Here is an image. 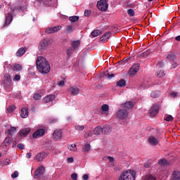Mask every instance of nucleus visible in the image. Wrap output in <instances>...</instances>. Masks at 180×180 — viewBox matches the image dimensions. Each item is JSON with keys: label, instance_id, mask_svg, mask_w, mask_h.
I'll return each instance as SVG.
<instances>
[{"label": "nucleus", "instance_id": "nucleus-22", "mask_svg": "<svg viewBox=\"0 0 180 180\" xmlns=\"http://www.w3.org/2000/svg\"><path fill=\"white\" fill-rule=\"evenodd\" d=\"M12 20H13V19L12 18V14H8L6 17V20L4 27H5L6 26H9V24L12 23Z\"/></svg>", "mask_w": 180, "mask_h": 180}, {"label": "nucleus", "instance_id": "nucleus-57", "mask_svg": "<svg viewBox=\"0 0 180 180\" xmlns=\"http://www.w3.org/2000/svg\"><path fill=\"white\" fill-rule=\"evenodd\" d=\"M68 162H69L70 164L74 162V158H72V157L68 158Z\"/></svg>", "mask_w": 180, "mask_h": 180}, {"label": "nucleus", "instance_id": "nucleus-41", "mask_svg": "<svg viewBox=\"0 0 180 180\" xmlns=\"http://www.w3.org/2000/svg\"><path fill=\"white\" fill-rule=\"evenodd\" d=\"M105 75H106V77L108 78V79H110V78H113L115 77V75L113 73L109 74V73H106V72L102 73L101 77H105Z\"/></svg>", "mask_w": 180, "mask_h": 180}, {"label": "nucleus", "instance_id": "nucleus-53", "mask_svg": "<svg viewBox=\"0 0 180 180\" xmlns=\"http://www.w3.org/2000/svg\"><path fill=\"white\" fill-rule=\"evenodd\" d=\"M18 148L20 150H25V145L23 143H20L17 146Z\"/></svg>", "mask_w": 180, "mask_h": 180}, {"label": "nucleus", "instance_id": "nucleus-29", "mask_svg": "<svg viewBox=\"0 0 180 180\" xmlns=\"http://www.w3.org/2000/svg\"><path fill=\"white\" fill-rule=\"evenodd\" d=\"M91 150V144L86 143L82 148L83 153H89Z\"/></svg>", "mask_w": 180, "mask_h": 180}, {"label": "nucleus", "instance_id": "nucleus-24", "mask_svg": "<svg viewBox=\"0 0 180 180\" xmlns=\"http://www.w3.org/2000/svg\"><path fill=\"white\" fill-rule=\"evenodd\" d=\"M134 107V104L131 101H128L122 104V108H124V109H131Z\"/></svg>", "mask_w": 180, "mask_h": 180}, {"label": "nucleus", "instance_id": "nucleus-1", "mask_svg": "<svg viewBox=\"0 0 180 180\" xmlns=\"http://www.w3.org/2000/svg\"><path fill=\"white\" fill-rule=\"evenodd\" d=\"M37 68L41 74H49L50 72V63L43 56H39L36 60Z\"/></svg>", "mask_w": 180, "mask_h": 180}, {"label": "nucleus", "instance_id": "nucleus-56", "mask_svg": "<svg viewBox=\"0 0 180 180\" xmlns=\"http://www.w3.org/2000/svg\"><path fill=\"white\" fill-rule=\"evenodd\" d=\"M12 178H18L19 176V172L18 171H15L12 175Z\"/></svg>", "mask_w": 180, "mask_h": 180}, {"label": "nucleus", "instance_id": "nucleus-34", "mask_svg": "<svg viewBox=\"0 0 180 180\" xmlns=\"http://www.w3.org/2000/svg\"><path fill=\"white\" fill-rule=\"evenodd\" d=\"M155 75L158 78H161V77H164L165 75V73L164 72V70H157Z\"/></svg>", "mask_w": 180, "mask_h": 180}, {"label": "nucleus", "instance_id": "nucleus-6", "mask_svg": "<svg viewBox=\"0 0 180 180\" xmlns=\"http://www.w3.org/2000/svg\"><path fill=\"white\" fill-rule=\"evenodd\" d=\"M53 139L55 141H59L63 139V131L61 129H56L53 131Z\"/></svg>", "mask_w": 180, "mask_h": 180}, {"label": "nucleus", "instance_id": "nucleus-42", "mask_svg": "<svg viewBox=\"0 0 180 180\" xmlns=\"http://www.w3.org/2000/svg\"><path fill=\"white\" fill-rule=\"evenodd\" d=\"M117 86H124L126 85V81L124 79H121L117 82Z\"/></svg>", "mask_w": 180, "mask_h": 180}, {"label": "nucleus", "instance_id": "nucleus-64", "mask_svg": "<svg viewBox=\"0 0 180 180\" xmlns=\"http://www.w3.org/2000/svg\"><path fill=\"white\" fill-rule=\"evenodd\" d=\"M161 68V64L158 63L156 65V68Z\"/></svg>", "mask_w": 180, "mask_h": 180}, {"label": "nucleus", "instance_id": "nucleus-3", "mask_svg": "<svg viewBox=\"0 0 180 180\" xmlns=\"http://www.w3.org/2000/svg\"><path fill=\"white\" fill-rule=\"evenodd\" d=\"M129 116V112L126 110L122 109L119 110L116 113V118L117 119H126Z\"/></svg>", "mask_w": 180, "mask_h": 180}, {"label": "nucleus", "instance_id": "nucleus-49", "mask_svg": "<svg viewBox=\"0 0 180 180\" xmlns=\"http://www.w3.org/2000/svg\"><path fill=\"white\" fill-rule=\"evenodd\" d=\"M84 16H86L87 18L91 16V10H85Z\"/></svg>", "mask_w": 180, "mask_h": 180}, {"label": "nucleus", "instance_id": "nucleus-38", "mask_svg": "<svg viewBox=\"0 0 180 180\" xmlns=\"http://www.w3.org/2000/svg\"><path fill=\"white\" fill-rule=\"evenodd\" d=\"M69 20H70V22L74 23L75 22H77V20H79V17L77 16V15L71 16V17L69 18Z\"/></svg>", "mask_w": 180, "mask_h": 180}, {"label": "nucleus", "instance_id": "nucleus-58", "mask_svg": "<svg viewBox=\"0 0 180 180\" xmlns=\"http://www.w3.org/2000/svg\"><path fill=\"white\" fill-rule=\"evenodd\" d=\"M170 96L172 98H176L178 96V93H175V92L171 93Z\"/></svg>", "mask_w": 180, "mask_h": 180}, {"label": "nucleus", "instance_id": "nucleus-8", "mask_svg": "<svg viewBox=\"0 0 180 180\" xmlns=\"http://www.w3.org/2000/svg\"><path fill=\"white\" fill-rule=\"evenodd\" d=\"M103 161H106V160H108V165L110 168H115V159L112 156H105L103 158Z\"/></svg>", "mask_w": 180, "mask_h": 180}, {"label": "nucleus", "instance_id": "nucleus-43", "mask_svg": "<svg viewBox=\"0 0 180 180\" xmlns=\"http://www.w3.org/2000/svg\"><path fill=\"white\" fill-rule=\"evenodd\" d=\"M164 119L166 120V122H172V120H174V117H172V115H167L165 116Z\"/></svg>", "mask_w": 180, "mask_h": 180}, {"label": "nucleus", "instance_id": "nucleus-27", "mask_svg": "<svg viewBox=\"0 0 180 180\" xmlns=\"http://www.w3.org/2000/svg\"><path fill=\"white\" fill-rule=\"evenodd\" d=\"M158 164L161 167H167V165H169V162H168V160L166 159H160L158 161Z\"/></svg>", "mask_w": 180, "mask_h": 180}, {"label": "nucleus", "instance_id": "nucleus-54", "mask_svg": "<svg viewBox=\"0 0 180 180\" xmlns=\"http://www.w3.org/2000/svg\"><path fill=\"white\" fill-rule=\"evenodd\" d=\"M13 81H20V76L19 75H15L13 77Z\"/></svg>", "mask_w": 180, "mask_h": 180}, {"label": "nucleus", "instance_id": "nucleus-2", "mask_svg": "<svg viewBox=\"0 0 180 180\" xmlns=\"http://www.w3.org/2000/svg\"><path fill=\"white\" fill-rule=\"evenodd\" d=\"M47 47H49V39H44L39 42L38 50L41 52L45 51V50H47Z\"/></svg>", "mask_w": 180, "mask_h": 180}, {"label": "nucleus", "instance_id": "nucleus-45", "mask_svg": "<svg viewBox=\"0 0 180 180\" xmlns=\"http://www.w3.org/2000/svg\"><path fill=\"white\" fill-rule=\"evenodd\" d=\"M34 99H35V101H40V99H41V95L37 93L34 94Z\"/></svg>", "mask_w": 180, "mask_h": 180}, {"label": "nucleus", "instance_id": "nucleus-50", "mask_svg": "<svg viewBox=\"0 0 180 180\" xmlns=\"http://www.w3.org/2000/svg\"><path fill=\"white\" fill-rule=\"evenodd\" d=\"M4 78L5 79H6L7 82H11V75H9L8 74H6L4 75Z\"/></svg>", "mask_w": 180, "mask_h": 180}, {"label": "nucleus", "instance_id": "nucleus-55", "mask_svg": "<svg viewBox=\"0 0 180 180\" xmlns=\"http://www.w3.org/2000/svg\"><path fill=\"white\" fill-rule=\"evenodd\" d=\"M71 178H72V179H73V180H77V178H78V175H77L76 173H73V174L71 175Z\"/></svg>", "mask_w": 180, "mask_h": 180}, {"label": "nucleus", "instance_id": "nucleus-9", "mask_svg": "<svg viewBox=\"0 0 180 180\" xmlns=\"http://www.w3.org/2000/svg\"><path fill=\"white\" fill-rule=\"evenodd\" d=\"M44 133H46V130L44 129H39L33 134V137L34 139H39V137H43V136H44Z\"/></svg>", "mask_w": 180, "mask_h": 180}, {"label": "nucleus", "instance_id": "nucleus-47", "mask_svg": "<svg viewBox=\"0 0 180 180\" xmlns=\"http://www.w3.org/2000/svg\"><path fill=\"white\" fill-rule=\"evenodd\" d=\"M72 30H73L72 25H68L66 28V32H68V33H71Z\"/></svg>", "mask_w": 180, "mask_h": 180}, {"label": "nucleus", "instance_id": "nucleus-60", "mask_svg": "<svg viewBox=\"0 0 180 180\" xmlns=\"http://www.w3.org/2000/svg\"><path fill=\"white\" fill-rule=\"evenodd\" d=\"M26 158H32V153H27L26 154Z\"/></svg>", "mask_w": 180, "mask_h": 180}, {"label": "nucleus", "instance_id": "nucleus-13", "mask_svg": "<svg viewBox=\"0 0 180 180\" xmlns=\"http://www.w3.org/2000/svg\"><path fill=\"white\" fill-rule=\"evenodd\" d=\"M101 113L105 116H108L109 115V105L107 104L103 105L101 108Z\"/></svg>", "mask_w": 180, "mask_h": 180}, {"label": "nucleus", "instance_id": "nucleus-15", "mask_svg": "<svg viewBox=\"0 0 180 180\" xmlns=\"http://www.w3.org/2000/svg\"><path fill=\"white\" fill-rule=\"evenodd\" d=\"M61 26H57L53 27H49L45 30L46 33H48L50 34V33H55V32H58V30H60Z\"/></svg>", "mask_w": 180, "mask_h": 180}, {"label": "nucleus", "instance_id": "nucleus-7", "mask_svg": "<svg viewBox=\"0 0 180 180\" xmlns=\"http://www.w3.org/2000/svg\"><path fill=\"white\" fill-rule=\"evenodd\" d=\"M139 70H140V63L134 64L129 68V75H136L139 72Z\"/></svg>", "mask_w": 180, "mask_h": 180}, {"label": "nucleus", "instance_id": "nucleus-33", "mask_svg": "<svg viewBox=\"0 0 180 180\" xmlns=\"http://www.w3.org/2000/svg\"><path fill=\"white\" fill-rule=\"evenodd\" d=\"M11 68L13 71H20V70H22V66L19 64H15Z\"/></svg>", "mask_w": 180, "mask_h": 180}, {"label": "nucleus", "instance_id": "nucleus-46", "mask_svg": "<svg viewBox=\"0 0 180 180\" xmlns=\"http://www.w3.org/2000/svg\"><path fill=\"white\" fill-rule=\"evenodd\" d=\"M88 137H92V132L91 131H88L84 134V139H88Z\"/></svg>", "mask_w": 180, "mask_h": 180}, {"label": "nucleus", "instance_id": "nucleus-48", "mask_svg": "<svg viewBox=\"0 0 180 180\" xmlns=\"http://www.w3.org/2000/svg\"><path fill=\"white\" fill-rule=\"evenodd\" d=\"M127 13L129 16H134V11L133 9H129Z\"/></svg>", "mask_w": 180, "mask_h": 180}, {"label": "nucleus", "instance_id": "nucleus-16", "mask_svg": "<svg viewBox=\"0 0 180 180\" xmlns=\"http://www.w3.org/2000/svg\"><path fill=\"white\" fill-rule=\"evenodd\" d=\"M29 133H30V128H25L22 129L19 132V135L20 136V137H26V136H27Z\"/></svg>", "mask_w": 180, "mask_h": 180}, {"label": "nucleus", "instance_id": "nucleus-36", "mask_svg": "<svg viewBox=\"0 0 180 180\" xmlns=\"http://www.w3.org/2000/svg\"><path fill=\"white\" fill-rule=\"evenodd\" d=\"M168 60H170V61H175L176 60V57L175 56V53H171L167 56Z\"/></svg>", "mask_w": 180, "mask_h": 180}, {"label": "nucleus", "instance_id": "nucleus-63", "mask_svg": "<svg viewBox=\"0 0 180 180\" xmlns=\"http://www.w3.org/2000/svg\"><path fill=\"white\" fill-rule=\"evenodd\" d=\"M175 39H176L177 41H180V35L176 37Z\"/></svg>", "mask_w": 180, "mask_h": 180}, {"label": "nucleus", "instance_id": "nucleus-51", "mask_svg": "<svg viewBox=\"0 0 180 180\" xmlns=\"http://www.w3.org/2000/svg\"><path fill=\"white\" fill-rule=\"evenodd\" d=\"M13 110H15V107L13 106H10L7 108L8 113H12Z\"/></svg>", "mask_w": 180, "mask_h": 180}, {"label": "nucleus", "instance_id": "nucleus-31", "mask_svg": "<svg viewBox=\"0 0 180 180\" xmlns=\"http://www.w3.org/2000/svg\"><path fill=\"white\" fill-rule=\"evenodd\" d=\"M112 131V127L110 126H105L103 128V133L104 132L105 134H109Z\"/></svg>", "mask_w": 180, "mask_h": 180}, {"label": "nucleus", "instance_id": "nucleus-4", "mask_svg": "<svg viewBox=\"0 0 180 180\" xmlns=\"http://www.w3.org/2000/svg\"><path fill=\"white\" fill-rule=\"evenodd\" d=\"M158 112H160V107L158 105H153L149 110L150 116L151 117H155V116L158 115Z\"/></svg>", "mask_w": 180, "mask_h": 180}, {"label": "nucleus", "instance_id": "nucleus-62", "mask_svg": "<svg viewBox=\"0 0 180 180\" xmlns=\"http://www.w3.org/2000/svg\"><path fill=\"white\" fill-rule=\"evenodd\" d=\"M49 122L50 123H56V122H57V119H53V120L49 121Z\"/></svg>", "mask_w": 180, "mask_h": 180}, {"label": "nucleus", "instance_id": "nucleus-44", "mask_svg": "<svg viewBox=\"0 0 180 180\" xmlns=\"http://www.w3.org/2000/svg\"><path fill=\"white\" fill-rule=\"evenodd\" d=\"M75 129L77 130V131H82V130L85 129V127H84V125H75Z\"/></svg>", "mask_w": 180, "mask_h": 180}, {"label": "nucleus", "instance_id": "nucleus-10", "mask_svg": "<svg viewBox=\"0 0 180 180\" xmlns=\"http://www.w3.org/2000/svg\"><path fill=\"white\" fill-rule=\"evenodd\" d=\"M44 167L40 166L39 167H38L34 172L35 178H40V176L43 175V174H44Z\"/></svg>", "mask_w": 180, "mask_h": 180}, {"label": "nucleus", "instance_id": "nucleus-18", "mask_svg": "<svg viewBox=\"0 0 180 180\" xmlns=\"http://www.w3.org/2000/svg\"><path fill=\"white\" fill-rule=\"evenodd\" d=\"M103 133V128L102 127H96L94 129V134L96 136H101Z\"/></svg>", "mask_w": 180, "mask_h": 180}, {"label": "nucleus", "instance_id": "nucleus-40", "mask_svg": "<svg viewBox=\"0 0 180 180\" xmlns=\"http://www.w3.org/2000/svg\"><path fill=\"white\" fill-rule=\"evenodd\" d=\"M101 30H94L91 32V36L93 37H98L101 34Z\"/></svg>", "mask_w": 180, "mask_h": 180}, {"label": "nucleus", "instance_id": "nucleus-12", "mask_svg": "<svg viewBox=\"0 0 180 180\" xmlns=\"http://www.w3.org/2000/svg\"><path fill=\"white\" fill-rule=\"evenodd\" d=\"M148 143L150 146H155L160 143V141H158V139L155 138V136H150L148 139Z\"/></svg>", "mask_w": 180, "mask_h": 180}, {"label": "nucleus", "instance_id": "nucleus-32", "mask_svg": "<svg viewBox=\"0 0 180 180\" xmlns=\"http://www.w3.org/2000/svg\"><path fill=\"white\" fill-rule=\"evenodd\" d=\"M75 51L73 49V48L69 47L67 50V57L70 58L71 56H72V53H74Z\"/></svg>", "mask_w": 180, "mask_h": 180}, {"label": "nucleus", "instance_id": "nucleus-17", "mask_svg": "<svg viewBox=\"0 0 180 180\" xmlns=\"http://www.w3.org/2000/svg\"><path fill=\"white\" fill-rule=\"evenodd\" d=\"M141 180H157V177L153 174H145L142 176Z\"/></svg>", "mask_w": 180, "mask_h": 180}, {"label": "nucleus", "instance_id": "nucleus-26", "mask_svg": "<svg viewBox=\"0 0 180 180\" xmlns=\"http://www.w3.org/2000/svg\"><path fill=\"white\" fill-rule=\"evenodd\" d=\"M11 143H12V138L10 136H7L4 141L2 143V146H4L5 147H8V146H9V144H11Z\"/></svg>", "mask_w": 180, "mask_h": 180}, {"label": "nucleus", "instance_id": "nucleus-59", "mask_svg": "<svg viewBox=\"0 0 180 180\" xmlns=\"http://www.w3.org/2000/svg\"><path fill=\"white\" fill-rule=\"evenodd\" d=\"M65 84V82L64 80H61L58 83V86H64V84Z\"/></svg>", "mask_w": 180, "mask_h": 180}, {"label": "nucleus", "instance_id": "nucleus-39", "mask_svg": "<svg viewBox=\"0 0 180 180\" xmlns=\"http://www.w3.org/2000/svg\"><path fill=\"white\" fill-rule=\"evenodd\" d=\"M68 150H70V151H77V145L75 144H71L68 146Z\"/></svg>", "mask_w": 180, "mask_h": 180}, {"label": "nucleus", "instance_id": "nucleus-19", "mask_svg": "<svg viewBox=\"0 0 180 180\" xmlns=\"http://www.w3.org/2000/svg\"><path fill=\"white\" fill-rule=\"evenodd\" d=\"M21 117L23 119H26L27 116H29V110L27 108H24L21 109V114H20Z\"/></svg>", "mask_w": 180, "mask_h": 180}, {"label": "nucleus", "instance_id": "nucleus-52", "mask_svg": "<svg viewBox=\"0 0 180 180\" xmlns=\"http://www.w3.org/2000/svg\"><path fill=\"white\" fill-rule=\"evenodd\" d=\"M9 164H11V160L8 159H6L4 162H3V165H9Z\"/></svg>", "mask_w": 180, "mask_h": 180}, {"label": "nucleus", "instance_id": "nucleus-23", "mask_svg": "<svg viewBox=\"0 0 180 180\" xmlns=\"http://www.w3.org/2000/svg\"><path fill=\"white\" fill-rule=\"evenodd\" d=\"M80 44H81V43L79 42V41H75L72 42L71 47L72 48V49L75 51H77V50H78V49H79Z\"/></svg>", "mask_w": 180, "mask_h": 180}, {"label": "nucleus", "instance_id": "nucleus-11", "mask_svg": "<svg viewBox=\"0 0 180 180\" xmlns=\"http://www.w3.org/2000/svg\"><path fill=\"white\" fill-rule=\"evenodd\" d=\"M68 91L73 96L78 95L79 93V89L75 86H70Z\"/></svg>", "mask_w": 180, "mask_h": 180}, {"label": "nucleus", "instance_id": "nucleus-35", "mask_svg": "<svg viewBox=\"0 0 180 180\" xmlns=\"http://www.w3.org/2000/svg\"><path fill=\"white\" fill-rule=\"evenodd\" d=\"M140 86L141 88H142V89H146V88H150V82H143V83H141Z\"/></svg>", "mask_w": 180, "mask_h": 180}, {"label": "nucleus", "instance_id": "nucleus-30", "mask_svg": "<svg viewBox=\"0 0 180 180\" xmlns=\"http://www.w3.org/2000/svg\"><path fill=\"white\" fill-rule=\"evenodd\" d=\"M18 127H11L10 129L7 131V134H10V136H12L13 133H16Z\"/></svg>", "mask_w": 180, "mask_h": 180}, {"label": "nucleus", "instance_id": "nucleus-20", "mask_svg": "<svg viewBox=\"0 0 180 180\" xmlns=\"http://www.w3.org/2000/svg\"><path fill=\"white\" fill-rule=\"evenodd\" d=\"M56 99V96L54 95H48L44 98V101L45 103H49V102H53Z\"/></svg>", "mask_w": 180, "mask_h": 180}, {"label": "nucleus", "instance_id": "nucleus-61", "mask_svg": "<svg viewBox=\"0 0 180 180\" xmlns=\"http://www.w3.org/2000/svg\"><path fill=\"white\" fill-rule=\"evenodd\" d=\"M88 178H89V176H88V174H84L83 176V179L84 180H88Z\"/></svg>", "mask_w": 180, "mask_h": 180}, {"label": "nucleus", "instance_id": "nucleus-28", "mask_svg": "<svg viewBox=\"0 0 180 180\" xmlns=\"http://www.w3.org/2000/svg\"><path fill=\"white\" fill-rule=\"evenodd\" d=\"M25 53H26V50L25 49V48L21 47L16 52V56L17 57H22V56H23Z\"/></svg>", "mask_w": 180, "mask_h": 180}, {"label": "nucleus", "instance_id": "nucleus-14", "mask_svg": "<svg viewBox=\"0 0 180 180\" xmlns=\"http://www.w3.org/2000/svg\"><path fill=\"white\" fill-rule=\"evenodd\" d=\"M48 154L46 152H41L38 153L35 158L37 160V161H43V160H44V158H46L47 157Z\"/></svg>", "mask_w": 180, "mask_h": 180}, {"label": "nucleus", "instance_id": "nucleus-5", "mask_svg": "<svg viewBox=\"0 0 180 180\" xmlns=\"http://www.w3.org/2000/svg\"><path fill=\"white\" fill-rule=\"evenodd\" d=\"M109 5L106 0H100L97 3V7L100 11H107Z\"/></svg>", "mask_w": 180, "mask_h": 180}, {"label": "nucleus", "instance_id": "nucleus-21", "mask_svg": "<svg viewBox=\"0 0 180 180\" xmlns=\"http://www.w3.org/2000/svg\"><path fill=\"white\" fill-rule=\"evenodd\" d=\"M110 32H106L100 38L101 41H103L104 43L106 42L108 40H109V38L111 36Z\"/></svg>", "mask_w": 180, "mask_h": 180}, {"label": "nucleus", "instance_id": "nucleus-37", "mask_svg": "<svg viewBox=\"0 0 180 180\" xmlns=\"http://www.w3.org/2000/svg\"><path fill=\"white\" fill-rule=\"evenodd\" d=\"M152 98H158L160 96V91H153L150 94Z\"/></svg>", "mask_w": 180, "mask_h": 180}, {"label": "nucleus", "instance_id": "nucleus-25", "mask_svg": "<svg viewBox=\"0 0 180 180\" xmlns=\"http://www.w3.org/2000/svg\"><path fill=\"white\" fill-rule=\"evenodd\" d=\"M172 180H180V172L179 171H174L172 175Z\"/></svg>", "mask_w": 180, "mask_h": 180}]
</instances>
